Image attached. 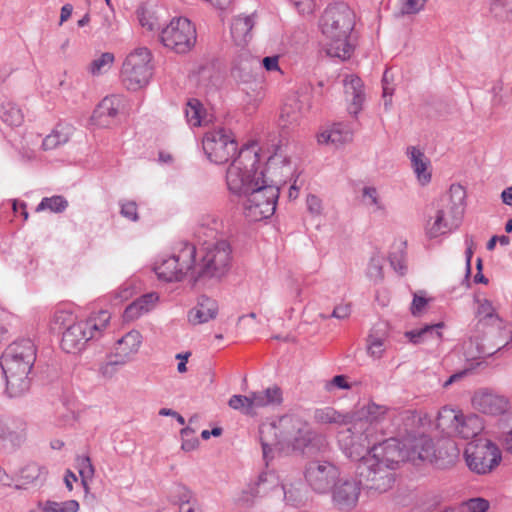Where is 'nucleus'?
I'll list each match as a JSON object with an SVG mask.
<instances>
[{
    "label": "nucleus",
    "instance_id": "obj_1",
    "mask_svg": "<svg viewBox=\"0 0 512 512\" xmlns=\"http://www.w3.org/2000/svg\"><path fill=\"white\" fill-rule=\"evenodd\" d=\"M260 147L256 142L244 145L233 159L226 173L231 193L241 197L243 214L249 221L271 217L279 198V179L266 184L257 177Z\"/></svg>",
    "mask_w": 512,
    "mask_h": 512
},
{
    "label": "nucleus",
    "instance_id": "obj_2",
    "mask_svg": "<svg viewBox=\"0 0 512 512\" xmlns=\"http://www.w3.org/2000/svg\"><path fill=\"white\" fill-rule=\"evenodd\" d=\"M351 414V426L338 432L337 441L348 458H358L370 446L383 442L384 439L378 437L377 426L395 413L389 407L371 401Z\"/></svg>",
    "mask_w": 512,
    "mask_h": 512
},
{
    "label": "nucleus",
    "instance_id": "obj_3",
    "mask_svg": "<svg viewBox=\"0 0 512 512\" xmlns=\"http://www.w3.org/2000/svg\"><path fill=\"white\" fill-rule=\"evenodd\" d=\"M396 443L395 438L385 439L370 446L358 458H350L358 461L356 475L361 486L380 493L392 487L395 480L393 471L398 467L401 454Z\"/></svg>",
    "mask_w": 512,
    "mask_h": 512
},
{
    "label": "nucleus",
    "instance_id": "obj_4",
    "mask_svg": "<svg viewBox=\"0 0 512 512\" xmlns=\"http://www.w3.org/2000/svg\"><path fill=\"white\" fill-rule=\"evenodd\" d=\"M355 25V14L344 2L329 5L323 12L319 27L326 54L341 60L349 59L354 50L349 42Z\"/></svg>",
    "mask_w": 512,
    "mask_h": 512
},
{
    "label": "nucleus",
    "instance_id": "obj_5",
    "mask_svg": "<svg viewBox=\"0 0 512 512\" xmlns=\"http://www.w3.org/2000/svg\"><path fill=\"white\" fill-rule=\"evenodd\" d=\"M109 319V313L101 311L97 317L76 321L72 313L60 310L54 313L51 327L54 331L62 332V350L75 354L81 352L89 340L100 334Z\"/></svg>",
    "mask_w": 512,
    "mask_h": 512
},
{
    "label": "nucleus",
    "instance_id": "obj_6",
    "mask_svg": "<svg viewBox=\"0 0 512 512\" xmlns=\"http://www.w3.org/2000/svg\"><path fill=\"white\" fill-rule=\"evenodd\" d=\"M465 190L460 185H452L449 193L433 202L426 210L425 234L429 239L456 230L464 213Z\"/></svg>",
    "mask_w": 512,
    "mask_h": 512
},
{
    "label": "nucleus",
    "instance_id": "obj_7",
    "mask_svg": "<svg viewBox=\"0 0 512 512\" xmlns=\"http://www.w3.org/2000/svg\"><path fill=\"white\" fill-rule=\"evenodd\" d=\"M231 259V247L225 240L208 246L200 261L197 260L196 253L193 263V283L207 279H221L229 271Z\"/></svg>",
    "mask_w": 512,
    "mask_h": 512
},
{
    "label": "nucleus",
    "instance_id": "obj_8",
    "mask_svg": "<svg viewBox=\"0 0 512 512\" xmlns=\"http://www.w3.org/2000/svg\"><path fill=\"white\" fill-rule=\"evenodd\" d=\"M196 247L183 242L174 248L171 256L162 258L155 263L154 271L157 276L167 282L181 281L188 277L193 282V268Z\"/></svg>",
    "mask_w": 512,
    "mask_h": 512
},
{
    "label": "nucleus",
    "instance_id": "obj_9",
    "mask_svg": "<svg viewBox=\"0 0 512 512\" xmlns=\"http://www.w3.org/2000/svg\"><path fill=\"white\" fill-rule=\"evenodd\" d=\"M282 425L289 431L294 432L291 440V448L295 451L312 456L323 453L327 450L328 441L324 434L313 430L306 422L300 418L285 419Z\"/></svg>",
    "mask_w": 512,
    "mask_h": 512
},
{
    "label": "nucleus",
    "instance_id": "obj_10",
    "mask_svg": "<svg viewBox=\"0 0 512 512\" xmlns=\"http://www.w3.org/2000/svg\"><path fill=\"white\" fill-rule=\"evenodd\" d=\"M437 427L449 434L470 439L481 433L484 423L482 418L474 413L464 414L461 411L444 407L438 413Z\"/></svg>",
    "mask_w": 512,
    "mask_h": 512
},
{
    "label": "nucleus",
    "instance_id": "obj_11",
    "mask_svg": "<svg viewBox=\"0 0 512 512\" xmlns=\"http://www.w3.org/2000/svg\"><path fill=\"white\" fill-rule=\"evenodd\" d=\"M151 52L140 47L131 52L125 59L121 77L128 90L136 91L146 86L152 76Z\"/></svg>",
    "mask_w": 512,
    "mask_h": 512
},
{
    "label": "nucleus",
    "instance_id": "obj_12",
    "mask_svg": "<svg viewBox=\"0 0 512 512\" xmlns=\"http://www.w3.org/2000/svg\"><path fill=\"white\" fill-rule=\"evenodd\" d=\"M159 39L166 48L178 54H185L196 43V28L185 17L173 18L168 25L161 29Z\"/></svg>",
    "mask_w": 512,
    "mask_h": 512
},
{
    "label": "nucleus",
    "instance_id": "obj_13",
    "mask_svg": "<svg viewBox=\"0 0 512 512\" xmlns=\"http://www.w3.org/2000/svg\"><path fill=\"white\" fill-rule=\"evenodd\" d=\"M464 457L469 469L477 474L491 472L502 459L498 446L491 440L482 438L467 444Z\"/></svg>",
    "mask_w": 512,
    "mask_h": 512
},
{
    "label": "nucleus",
    "instance_id": "obj_14",
    "mask_svg": "<svg viewBox=\"0 0 512 512\" xmlns=\"http://www.w3.org/2000/svg\"><path fill=\"white\" fill-rule=\"evenodd\" d=\"M202 144L206 156L215 164L226 163L237 151V142L231 131L223 127L207 131Z\"/></svg>",
    "mask_w": 512,
    "mask_h": 512
},
{
    "label": "nucleus",
    "instance_id": "obj_15",
    "mask_svg": "<svg viewBox=\"0 0 512 512\" xmlns=\"http://www.w3.org/2000/svg\"><path fill=\"white\" fill-rule=\"evenodd\" d=\"M285 419H296V417L285 415L277 422L263 423L259 427V439L266 465L273 458L274 450L283 451L286 448H291L294 432L289 431L290 433H287L288 430L282 425V421Z\"/></svg>",
    "mask_w": 512,
    "mask_h": 512
},
{
    "label": "nucleus",
    "instance_id": "obj_16",
    "mask_svg": "<svg viewBox=\"0 0 512 512\" xmlns=\"http://www.w3.org/2000/svg\"><path fill=\"white\" fill-rule=\"evenodd\" d=\"M304 477L309 487L318 494H327L339 480V468L327 460L314 459L305 465Z\"/></svg>",
    "mask_w": 512,
    "mask_h": 512
},
{
    "label": "nucleus",
    "instance_id": "obj_17",
    "mask_svg": "<svg viewBox=\"0 0 512 512\" xmlns=\"http://www.w3.org/2000/svg\"><path fill=\"white\" fill-rule=\"evenodd\" d=\"M36 360V347L31 339L23 338L11 343L2 353L0 365L2 369H8L13 365L14 369L31 370Z\"/></svg>",
    "mask_w": 512,
    "mask_h": 512
},
{
    "label": "nucleus",
    "instance_id": "obj_18",
    "mask_svg": "<svg viewBox=\"0 0 512 512\" xmlns=\"http://www.w3.org/2000/svg\"><path fill=\"white\" fill-rule=\"evenodd\" d=\"M261 150L259 151V153ZM257 177L266 184H273L272 180L279 179V187L286 183V179L292 174L290 160L277 153L268 157L264 166L261 165V156L256 164Z\"/></svg>",
    "mask_w": 512,
    "mask_h": 512
},
{
    "label": "nucleus",
    "instance_id": "obj_19",
    "mask_svg": "<svg viewBox=\"0 0 512 512\" xmlns=\"http://www.w3.org/2000/svg\"><path fill=\"white\" fill-rule=\"evenodd\" d=\"M332 489L333 503L340 510H350L356 506L361 490L359 481L339 478Z\"/></svg>",
    "mask_w": 512,
    "mask_h": 512
},
{
    "label": "nucleus",
    "instance_id": "obj_20",
    "mask_svg": "<svg viewBox=\"0 0 512 512\" xmlns=\"http://www.w3.org/2000/svg\"><path fill=\"white\" fill-rule=\"evenodd\" d=\"M472 405L476 410L489 415H501L509 409L507 398L487 389L475 392Z\"/></svg>",
    "mask_w": 512,
    "mask_h": 512
},
{
    "label": "nucleus",
    "instance_id": "obj_21",
    "mask_svg": "<svg viewBox=\"0 0 512 512\" xmlns=\"http://www.w3.org/2000/svg\"><path fill=\"white\" fill-rule=\"evenodd\" d=\"M123 108L124 99L121 96H107L97 105L91 119L95 125L107 127L114 122Z\"/></svg>",
    "mask_w": 512,
    "mask_h": 512
},
{
    "label": "nucleus",
    "instance_id": "obj_22",
    "mask_svg": "<svg viewBox=\"0 0 512 512\" xmlns=\"http://www.w3.org/2000/svg\"><path fill=\"white\" fill-rule=\"evenodd\" d=\"M344 94L348 102V112L356 116L361 110L365 100L364 85L356 75H347L343 80Z\"/></svg>",
    "mask_w": 512,
    "mask_h": 512
},
{
    "label": "nucleus",
    "instance_id": "obj_23",
    "mask_svg": "<svg viewBox=\"0 0 512 512\" xmlns=\"http://www.w3.org/2000/svg\"><path fill=\"white\" fill-rule=\"evenodd\" d=\"M6 379V393L10 398L23 396L30 388L28 377L31 370L14 369L13 365L8 369H2Z\"/></svg>",
    "mask_w": 512,
    "mask_h": 512
},
{
    "label": "nucleus",
    "instance_id": "obj_24",
    "mask_svg": "<svg viewBox=\"0 0 512 512\" xmlns=\"http://www.w3.org/2000/svg\"><path fill=\"white\" fill-rule=\"evenodd\" d=\"M141 344V333L137 330H131L116 342L113 357H120L119 363L125 365L138 353Z\"/></svg>",
    "mask_w": 512,
    "mask_h": 512
},
{
    "label": "nucleus",
    "instance_id": "obj_25",
    "mask_svg": "<svg viewBox=\"0 0 512 512\" xmlns=\"http://www.w3.org/2000/svg\"><path fill=\"white\" fill-rule=\"evenodd\" d=\"M0 439L14 447L21 446L26 440V423L20 418L0 417Z\"/></svg>",
    "mask_w": 512,
    "mask_h": 512
},
{
    "label": "nucleus",
    "instance_id": "obj_26",
    "mask_svg": "<svg viewBox=\"0 0 512 512\" xmlns=\"http://www.w3.org/2000/svg\"><path fill=\"white\" fill-rule=\"evenodd\" d=\"M218 313V304L205 295L199 297L197 305L188 312V321L199 325L214 319Z\"/></svg>",
    "mask_w": 512,
    "mask_h": 512
},
{
    "label": "nucleus",
    "instance_id": "obj_27",
    "mask_svg": "<svg viewBox=\"0 0 512 512\" xmlns=\"http://www.w3.org/2000/svg\"><path fill=\"white\" fill-rule=\"evenodd\" d=\"M159 301V295L156 292H149L134 300L124 311V318L132 321L143 314L152 311Z\"/></svg>",
    "mask_w": 512,
    "mask_h": 512
},
{
    "label": "nucleus",
    "instance_id": "obj_28",
    "mask_svg": "<svg viewBox=\"0 0 512 512\" xmlns=\"http://www.w3.org/2000/svg\"><path fill=\"white\" fill-rule=\"evenodd\" d=\"M313 419L319 424H333L337 426H347L353 422L351 412H340L335 408L326 406L317 408L313 412Z\"/></svg>",
    "mask_w": 512,
    "mask_h": 512
},
{
    "label": "nucleus",
    "instance_id": "obj_29",
    "mask_svg": "<svg viewBox=\"0 0 512 512\" xmlns=\"http://www.w3.org/2000/svg\"><path fill=\"white\" fill-rule=\"evenodd\" d=\"M252 16H237L231 23V37L237 46H245L251 39V30L254 27Z\"/></svg>",
    "mask_w": 512,
    "mask_h": 512
},
{
    "label": "nucleus",
    "instance_id": "obj_30",
    "mask_svg": "<svg viewBox=\"0 0 512 512\" xmlns=\"http://www.w3.org/2000/svg\"><path fill=\"white\" fill-rule=\"evenodd\" d=\"M411 165L418 181L422 185H426L431 180V173L428 171L429 159L418 148L412 146L408 148Z\"/></svg>",
    "mask_w": 512,
    "mask_h": 512
},
{
    "label": "nucleus",
    "instance_id": "obj_31",
    "mask_svg": "<svg viewBox=\"0 0 512 512\" xmlns=\"http://www.w3.org/2000/svg\"><path fill=\"white\" fill-rule=\"evenodd\" d=\"M253 410L272 405H279L282 402V391L278 386L269 387L263 391H256L250 394Z\"/></svg>",
    "mask_w": 512,
    "mask_h": 512
},
{
    "label": "nucleus",
    "instance_id": "obj_32",
    "mask_svg": "<svg viewBox=\"0 0 512 512\" xmlns=\"http://www.w3.org/2000/svg\"><path fill=\"white\" fill-rule=\"evenodd\" d=\"M282 489L284 492V499L287 504L293 507H299L305 503L307 499L306 489L300 481L283 484Z\"/></svg>",
    "mask_w": 512,
    "mask_h": 512
},
{
    "label": "nucleus",
    "instance_id": "obj_33",
    "mask_svg": "<svg viewBox=\"0 0 512 512\" xmlns=\"http://www.w3.org/2000/svg\"><path fill=\"white\" fill-rule=\"evenodd\" d=\"M477 317L479 318V323L483 326H492L498 329L502 328V320L495 313L492 303L487 299L479 301Z\"/></svg>",
    "mask_w": 512,
    "mask_h": 512
},
{
    "label": "nucleus",
    "instance_id": "obj_34",
    "mask_svg": "<svg viewBox=\"0 0 512 512\" xmlns=\"http://www.w3.org/2000/svg\"><path fill=\"white\" fill-rule=\"evenodd\" d=\"M443 327V323H437L432 325H425L419 329L407 331L405 336L413 344H419L424 342L428 338H440V329Z\"/></svg>",
    "mask_w": 512,
    "mask_h": 512
},
{
    "label": "nucleus",
    "instance_id": "obj_35",
    "mask_svg": "<svg viewBox=\"0 0 512 512\" xmlns=\"http://www.w3.org/2000/svg\"><path fill=\"white\" fill-rule=\"evenodd\" d=\"M70 132V126L62 124L57 125L52 133L44 138L42 147L44 150H52L62 144H65L70 138Z\"/></svg>",
    "mask_w": 512,
    "mask_h": 512
},
{
    "label": "nucleus",
    "instance_id": "obj_36",
    "mask_svg": "<svg viewBox=\"0 0 512 512\" xmlns=\"http://www.w3.org/2000/svg\"><path fill=\"white\" fill-rule=\"evenodd\" d=\"M23 118V113L17 105L8 102L0 106V119L7 125L19 126Z\"/></svg>",
    "mask_w": 512,
    "mask_h": 512
},
{
    "label": "nucleus",
    "instance_id": "obj_37",
    "mask_svg": "<svg viewBox=\"0 0 512 512\" xmlns=\"http://www.w3.org/2000/svg\"><path fill=\"white\" fill-rule=\"evenodd\" d=\"M362 203L373 212H382L385 210V205L379 195L378 190L373 186H365L361 193Z\"/></svg>",
    "mask_w": 512,
    "mask_h": 512
},
{
    "label": "nucleus",
    "instance_id": "obj_38",
    "mask_svg": "<svg viewBox=\"0 0 512 512\" xmlns=\"http://www.w3.org/2000/svg\"><path fill=\"white\" fill-rule=\"evenodd\" d=\"M204 108L202 103L195 98L189 99L185 108V117L190 126L202 125Z\"/></svg>",
    "mask_w": 512,
    "mask_h": 512
},
{
    "label": "nucleus",
    "instance_id": "obj_39",
    "mask_svg": "<svg viewBox=\"0 0 512 512\" xmlns=\"http://www.w3.org/2000/svg\"><path fill=\"white\" fill-rule=\"evenodd\" d=\"M68 207L67 200L61 195L44 197L36 207V212L50 210L54 213H61Z\"/></svg>",
    "mask_w": 512,
    "mask_h": 512
},
{
    "label": "nucleus",
    "instance_id": "obj_40",
    "mask_svg": "<svg viewBox=\"0 0 512 512\" xmlns=\"http://www.w3.org/2000/svg\"><path fill=\"white\" fill-rule=\"evenodd\" d=\"M113 62L114 55L110 52H105L90 63L88 70L93 76H97L106 73L111 68Z\"/></svg>",
    "mask_w": 512,
    "mask_h": 512
},
{
    "label": "nucleus",
    "instance_id": "obj_41",
    "mask_svg": "<svg viewBox=\"0 0 512 512\" xmlns=\"http://www.w3.org/2000/svg\"><path fill=\"white\" fill-rule=\"evenodd\" d=\"M327 136L328 138H332L333 144L343 145L352 140L353 132L346 124L336 123L330 129V135Z\"/></svg>",
    "mask_w": 512,
    "mask_h": 512
},
{
    "label": "nucleus",
    "instance_id": "obj_42",
    "mask_svg": "<svg viewBox=\"0 0 512 512\" xmlns=\"http://www.w3.org/2000/svg\"><path fill=\"white\" fill-rule=\"evenodd\" d=\"M384 258L379 254H374L367 267V277L374 283H380L384 278L383 273Z\"/></svg>",
    "mask_w": 512,
    "mask_h": 512
},
{
    "label": "nucleus",
    "instance_id": "obj_43",
    "mask_svg": "<svg viewBox=\"0 0 512 512\" xmlns=\"http://www.w3.org/2000/svg\"><path fill=\"white\" fill-rule=\"evenodd\" d=\"M43 512H77L79 503L76 500H67L64 502L46 501L43 506L39 503Z\"/></svg>",
    "mask_w": 512,
    "mask_h": 512
},
{
    "label": "nucleus",
    "instance_id": "obj_44",
    "mask_svg": "<svg viewBox=\"0 0 512 512\" xmlns=\"http://www.w3.org/2000/svg\"><path fill=\"white\" fill-rule=\"evenodd\" d=\"M490 10L501 20L512 19V0H491Z\"/></svg>",
    "mask_w": 512,
    "mask_h": 512
},
{
    "label": "nucleus",
    "instance_id": "obj_45",
    "mask_svg": "<svg viewBox=\"0 0 512 512\" xmlns=\"http://www.w3.org/2000/svg\"><path fill=\"white\" fill-rule=\"evenodd\" d=\"M45 474L46 471L43 467L36 463H30L21 469L20 478L25 484H29L39 480L41 476Z\"/></svg>",
    "mask_w": 512,
    "mask_h": 512
},
{
    "label": "nucleus",
    "instance_id": "obj_46",
    "mask_svg": "<svg viewBox=\"0 0 512 512\" xmlns=\"http://www.w3.org/2000/svg\"><path fill=\"white\" fill-rule=\"evenodd\" d=\"M368 354L374 358H381L386 346H385V338L382 336H375L373 333H371L368 336Z\"/></svg>",
    "mask_w": 512,
    "mask_h": 512
},
{
    "label": "nucleus",
    "instance_id": "obj_47",
    "mask_svg": "<svg viewBox=\"0 0 512 512\" xmlns=\"http://www.w3.org/2000/svg\"><path fill=\"white\" fill-rule=\"evenodd\" d=\"M77 468L82 478V483L86 487V481L94 476V466L89 456H78L76 459Z\"/></svg>",
    "mask_w": 512,
    "mask_h": 512
},
{
    "label": "nucleus",
    "instance_id": "obj_48",
    "mask_svg": "<svg viewBox=\"0 0 512 512\" xmlns=\"http://www.w3.org/2000/svg\"><path fill=\"white\" fill-rule=\"evenodd\" d=\"M229 406L234 410L242 411L247 415L253 414V406L250 395H233L228 402Z\"/></svg>",
    "mask_w": 512,
    "mask_h": 512
},
{
    "label": "nucleus",
    "instance_id": "obj_49",
    "mask_svg": "<svg viewBox=\"0 0 512 512\" xmlns=\"http://www.w3.org/2000/svg\"><path fill=\"white\" fill-rule=\"evenodd\" d=\"M181 436L183 438L181 448L186 452H190L195 450L199 445V440L196 437H192L195 431L190 427H185L181 431Z\"/></svg>",
    "mask_w": 512,
    "mask_h": 512
},
{
    "label": "nucleus",
    "instance_id": "obj_50",
    "mask_svg": "<svg viewBox=\"0 0 512 512\" xmlns=\"http://www.w3.org/2000/svg\"><path fill=\"white\" fill-rule=\"evenodd\" d=\"M390 71L385 70L383 74L382 79V85H383V99H384V108L386 111H388L391 108L392 105V95L394 92V88L391 85L390 81Z\"/></svg>",
    "mask_w": 512,
    "mask_h": 512
},
{
    "label": "nucleus",
    "instance_id": "obj_51",
    "mask_svg": "<svg viewBox=\"0 0 512 512\" xmlns=\"http://www.w3.org/2000/svg\"><path fill=\"white\" fill-rule=\"evenodd\" d=\"M489 502L484 498H471L462 504L465 512H486L489 509Z\"/></svg>",
    "mask_w": 512,
    "mask_h": 512
},
{
    "label": "nucleus",
    "instance_id": "obj_52",
    "mask_svg": "<svg viewBox=\"0 0 512 512\" xmlns=\"http://www.w3.org/2000/svg\"><path fill=\"white\" fill-rule=\"evenodd\" d=\"M120 214L133 222L138 221V209L135 201H120Z\"/></svg>",
    "mask_w": 512,
    "mask_h": 512
},
{
    "label": "nucleus",
    "instance_id": "obj_53",
    "mask_svg": "<svg viewBox=\"0 0 512 512\" xmlns=\"http://www.w3.org/2000/svg\"><path fill=\"white\" fill-rule=\"evenodd\" d=\"M120 357H114V359H111L103 364H101L99 368L100 374L104 378H112L118 371V366H122L120 363Z\"/></svg>",
    "mask_w": 512,
    "mask_h": 512
},
{
    "label": "nucleus",
    "instance_id": "obj_54",
    "mask_svg": "<svg viewBox=\"0 0 512 512\" xmlns=\"http://www.w3.org/2000/svg\"><path fill=\"white\" fill-rule=\"evenodd\" d=\"M389 261L390 265L397 273L400 275H404L406 273L407 266L405 264V259L402 252H392L389 255Z\"/></svg>",
    "mask_w": 512,
    "mask_h": 512
},
{
    "label": "nucleus",
    "instance_id": "obj_55",
    "mask_svg": "<svg viewBox=\"0 0 512 512\" xmlns=\"http://www.w3.org/2000/svg\"><path fill=\"white\" fill-rule=\"evenodd\" d=\"M350 387L345 375H336L324 385L327 392H332L335 388L347 390L350 389Z\"/></svg>",
    "mask_w": 512,
    "mask_h": 512
},
{
    "label": "nucleus",
    "instance_id": "obj_56",
    "mask_svg": "<svg viewBox=\"0 0 512 512\" xmlns=\"http://www.w3.org/2000/svg\"><path fill=\"white\" fill-rule=\"evenodd\" d=\"M291 101L293 102V104L286 103L284 105V107L282 108L281 116L287 117L288 121L293 122V121H296L298 118L296 109L300 114H302L303 112H302V107L299 105V103L296 99H292Z\"/></svg>",
    "mask_w": 512,
    "mask_h": 512
},
{
    "label": "nucleus",
    "instance_id": "obj_57",
    "mask_svg": "<svg viewBox=\"0 0 512 512\" xmlns=\"http://www.w3.org/2000/svg\"><path fill=\"white\" fill-rule=\"evenodd\" d=\"M427 0H405L401 7L403 14H416L423 9Z\"/></svg>",
    "mask_w": 512,
    "mask_h": 512
},
{
    "label": "nucleus",
    "instance_id": "obj_58",
    "mask_svg": "<svg viewBox=\"0 0 512 512\" xmlns=\"http://www.w3.org/2000/svg\"><path fill=\"white\" fill-rule=\"evenodd\" d=\"M173 497L179 506L183 503H192V492L183 485H177L175 487Z\"/></svg>",
    "mask_w": 512,
    "mask_h": 512
},
{
    "label": "nucleus",
    "instance_id": "obj_59",
    "mask_svg": "<svg viewBox=\"0 0 512 512\" xmlns=\"http://www.w3.org/2000/svg\"><path fill=\"white\" fill-rule=\"evenodd\" d=\"M306 203L307 209L312 215L318 216L321 214L322 202L317 196L308 195Z\"/></svg>",
    "mask_w": 512,
    "mask_h": 512
},
{
    "label": "nucleus",
    "instance_id": "obj_60",
    "mask_svg": "<svg viewBox=\"0 0 512 512\" xmlns=\"http://www.w3.org/2000/svg\"><path fill=\"white\" fill-rule=\"evenodd\" d=\"M263 67L268 72L273 71H279L281 72L280 66H279V56L273 55V56H267L264 57L261 61Z\"/></svg>",
    "mask_w": 512,
    "mask_h": 512
},
{
    "label": "nucleus",
    "instance_id": "obj_61",
    "mask_svg": "<svg viewBox=\"0 0 512 512\" xmlns=\"http://www.w3.org/2000/svg\"><path fill=\"white\" fill-rule=\"evenodd\" d=\"M139 22L142 27L147 28V30L149 31L159 29L158 21L151 15H147L144 12L139 14Z\"/></svg>",
    "mask_w": 512,
    "mask_h": 512
},
{
    "label": "nucleus",
    "instance_id": "obj_62",
    "mask_svg": "<svg viewBox=\"0 0 512 512\" xmlns=\"http://www.w3.org/2000/svg\"><path fill=\"white\" fill-rule=\"evenodd\" d=\"M296 9L302 14L312 13L314 10V0H291Z\"/></svg>",
    "mask_w": 512,
    "mask_h": 512
},
{
    "label": "nucleus",
    "instance_id": "obj_63",
    "mask_svg": "<svg viewBox=\"0 0 512 512\" xmlns=\"http://www.w3.org/2000/svg\"><path fill=\"white\" fill-rule=\"evenodd\" d=\"M351 313V309H350V306L345 304V305H337L334 309H333V312L331 314V317H334V318H337V319H346L349 317Z\"/></svg>",
    "mask_w": 512,
    "mask_h": 512
},
{
    "label": "nucleus",
    "instance_id": "obj_64",
    "mask_svg": "<svg viewBox=\"0 0 512 512\" xmlns=\"http://www.w3.org/2000/svg\"><path fill=\"white\" fill-rule=\"evenodd\" d=\"M427 300L424 297L414 295L412 305H411V313L413 315H418L421 313L423 308L426 306Z\"/></svg>",
    "mask_w": 512,
    "mask_h": 512
}]
</instances>
